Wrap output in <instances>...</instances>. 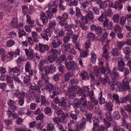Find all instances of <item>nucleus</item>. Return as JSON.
I'll list each match as a JSON object with an SVG mask.
<instances>
[{"instance_id":"a19ab883","label":"nucleus","mask_w":131,"mask_h":131,"mask_svg":"<svg viewBox=\"0 0 131 131\" xmlns=\"http://www.w3.org/2000/svg\"><path fill=\"white\" fill-rule=\"evenodd\" d=\"M72 73L71 72H68L65 74L64 77L65 81H69V78L72 76Z\"/></svg>"},{"instance_id":"c9c22d12","label":"nucleus","mask_w":131,"mask_h":131,"mask_svg":"<svg viewBox=\"0 0 131 131\" xmlns=\"http://www.w3.org/2000/svg\"><path fill=\"white\" fill-rule=\"evenodd\" d=\"M131 98V94H128L125 96L124 97L122 98V100L121 101V103H123L127 102Z\"/></svg>"},{"instance_id":"774afa93","label":"nucleus","mask_w":131,"mask_h":131,"mask_svg":"<svg viewBox=\"0 0 131 131\" xmlns=\"http://www.w3.org/2000/svg\"><path fill=\"white\" fill-rule=\"evenodd\" d=\"M87 37L93 40H94L95 38V34L91 32H89L88 34Z\"/></svg>"},{"instance_id":"4468645a","label":"nucleus","mask_w":131,"mask_h":131,"mask_svg":"<svg viewBox=\"0 0 131 131\" xmlns=\"http://www.w3.org/2000/svg\"><path fill=\"white\" fill-rule=\"evenodd\" d=\"M72 106L74 108H80L81 109V106L80 103V100L78 99H75L72 103Z\"/></svg>"},{"instance_id":"6e6552de","label":"nucleus","mask_w":131,"mask_h":131,"mask_svg":"<svg viewBox=\"0 0 131 131\" xmlns=\"http://www.w3.org/2000/svg\"><path fill=\"white\" fill-rule=\"evenodd\" d=\"M39 51L42 53L44 52L45 51H48L49 50V47L46 45H42L41 43L39 44Z\"/></svg>"},{"instance_id":"ddd939ff","label":"nucleus","mask_w":131,"mask_h":131,"mask_svg":"<svg viewBox=\"0 0 131 131\" xmlns=\"http://www.w3.org/2000/svg\"><path fill=\"white\" fill-rule=\"evenodd\" d=\"M101 72L103 74H109L111 73V71L108 66H102L100 69Z\"/></svg>"},{"instance_id":"1a4fd4ad","label":"nucleus","mask_w":131,"mask_h":131,"mask_svg":"<svg viewBox=\"0 0 131 131\" xmlns=\"http://www.w3.org/2000/svg\"><path fill=\"white\" fill-rule=\"evenodd\" d=\"M75 11V16H76L77 18H80V19L83 21L84 16L82 14L80 8L78 7H76Z\"/></svg>"},{"instance_id":"69168bd1","label":"nucleus","mask_w":131,"mask_h":131,"mask_svg":"<svg viewBox=\"0 0 131 131\" xmlns=\"http://www.w3.org/2000/svg\"><path fill=\"white\" fill-rule=\"evenodd\" d=\"M52 120L55 124L58 125L60 123V119L59 117H55L53 118Z\"/></svg>"},{"instance_id":"8fccbe9b","label":"nucleus","mask_w":131,"mask_h":131,"mask_svg":"<svg viewBox=\"0 0 131 131\" xmlns=\"http://www.w3.org/2000/svg\"><path fill=\"white\" fill-rule=\"evenodd\" d=\"M87 15L91 20H93L94 18V16L93 12L90 11L88 12Z\"/></svg>"},{"instance_id":"39448f33","label":"nucleus","mask_w":131,"mask_h":131,"mask_svg":"<svg viewBox=\"0 0 131 131\" xmlns=\"http://www.w3.org/2000/svg\"><path fill=\"white\" fill-rule=\"evenodd\" d=\"M75 64L74 61H68L66 64L67 69L68 71H70L71 70L73 71L74 70V67Z\"/></svg>"},{"instance_id":"5701e85b","label":"nucleus","mask_w":131,"mask_h":131,"mask_svg":"<svg viewBox=\"0 0 131 131\" xmlns=\"http://www.w3.org/2000/svg\"><path fill=\"white\" fill-rule=\"evenodd\" d=\"M66 95L68 98L70 99H73L76 96L75 93L74 92H66Z\"/></svg>"},{"instance_id":"e2e57ef3","label":"nucleus","mask_w":131,"mask_h":131,"mask_svg":"<svg viewBox=\"0 0 131 131\" xmlns=\"http://www.w3.org/2000/svg\"><path fill=\"white\" fill-rule=\"evenodd\" d=\"M102 31L103 29L100 26L96 31L95 33L98 36H100L102 34Z\"/></svg>"},{"instance_id":"423d86ee","label":"nucleus","mask_w":131,"mask_h":131,"mask_svg":"<svg viewBox=\"0 0 131 131\" xmlns=\"http://www.w3.org/2000/svg\"><path fill=\"white\" fill-rule=\"evenodd\" d=\"M83 95L81 97L80 100V103L81 105V111H82V108H84L86 106L88 102H87L85 96L84 94H83Z\"/></svg>"},{"instance_id":"a18cd8bd","label":"nucleus","mask_w":131,"mask_h":131,"mask_svg":"<svg viewBox=\"0 0 131 131\" xmlns=\"http://www.w3.org/2000/svg\"><path fill=\"white\" fill-rule=\"evenodd\" d=\"M18 21L15 18H13L11 22V24L12 27H16L18 24Z\"/></svg>"},{"instance_id":"c03bdc74","label":"nucleus","mask_w":131,"mask_h":131,"mask_svg":"<svg viewBox=\"0 0 131 131\" xmlns=\"http://www.w3.org/2000/svg\"><path fill=\"white\" fill-rule=\"evenodd\" d=\"M26 95V93L23 91L19 92L18 94L16 96L18 97L19 99H23L24 97Z\"/></svg>"},{"instance_id":"58836bf2","label":"nucleus","mask_w":131,"mask_h":131,"mask_svg":"<svg viewBox=\"0 0 131 131\" xmlns=\"http://www.w3.org/2000/svg\"><path fill=\"white\" fill-rule=\"evenodd\" d=\"M86 107L87 109L90 110L93 109L94 108L93 104L90 101L88 102Z\"/></svg>"},{"instance_id":"412c9836","label":"nucleus","mask_w":131,"mask_h":131,"mask_svg":"<svg viewBox=\"0 0 131 131\" xmlns=\"http://www.w3.org/2000/svg\"><path fill=\"white\" fill-rule=\"evenodd\" d=\"M68 116H69V115L67 113L61 116L59 118L60 122H61L63 123H66L67 122L66 117H68Z\"/></svg>"},{"instance_id":"a878e982","label":"nucleus","mask_w":131,"mask_h":131,"mask_svg":"<svg viewBox=\"0 0 131 131\" xmlns=\"http://www.w3.org/2000/svg\"><path fill=\"white\" fill-rule=\"evenodd\" d=\"M120 3V2L118 1H115L114 4L112 2H111L109 3V4L111 7L116 9L118 7Z\"/></svg>"},{"instance_id":"6ab92c4d","label":"nucleus","mask_w":131,"mask_h":131,"mask_svg":"<svg viewBox=\"0 0 131 131\" xmlns=\"http://www.w3.org/2000/svg\"><path fill=\"white\" fill-rule=\"evenodd\" d=\"M72 27V26L71 25H66L64 27V30L68 31L67 34L69 35H72L73 33V31L71 30Z\"/></svg>"},{"instance_id":"6e6d98bb","label":"nucleus","mask_w":131,"mask_h":131,"mask_svg":"<svg viewBox=\"0 0 131 131\" xmlns=\"http://www.w3.org/2000/svg\"><path fill=\"white\" fill-rule=\"evenodd\" d=\"M100 8H106L107 6L106 2L105 1L101 2L100 4Z\"/></svg>"},{"instance_id":"052dcab7","label":"nucleus","mask_w":131,"mask_h":131,"mask_svg":"<svg viewBox=\"0 0 131 131\" xmlns=\"http://www.w3.org/2000/svg\"><path fill=\"white\" fill-rule=\"evenodd\" d=\"M46 14L47 15V17L49 19L52 18L53 17V15L52 13L49 10H48L47 11Z\"/></svg>"},{"instance_id":"aec40b11","label":"nucleus","mask_w":131,"mask_h":131,"mask_svg":"<svg viewBox=\"0 0 131 131\" xmlns=\"http://www.w3.org/2000/svg\"><path fill=\"white\" fill-rule=\"evenodd\" d=\"M80 74L82 80H85L86 79H89V75L88 73L85 71H83L81 72Z\"/></svg>"},{"instance_id":"0eeeda50","label":"nucleus","mask_w":131,"mask_h":131,"mask_svg":"<svg viewBox=\"0 0 131 131\" xmlns=\"http://www.w3.org/2000/svg\"><path fill=\"white\" fill-rule=\"evenodd\" d=\"M105 78L100 77V80L101 83L104 85H105L108 84L111 87L112 83L111 82L108 76L107 75H105Z\"/></svg>"},{"instance_id":"2eb2a0df","label":"nucleus","mask_w":131,"mask_h":131,"mask_svg":"<svg viewBox=\"0 0 131 131\" xmlns=\"http://www.w3.org/2000/svg\"><path fill=\"white\" fill-rule=\"evenodd\" d=\"M62 41L59 39H54L52 42V45L54 48H56L61 44Z\"/></svg>"},{"instance_id":"dca6fc26","label":"nucleus","mask_w":131,"mask_h":131,"mask_svg":"<svg viewBox=\"0 0 131 131\" xmlns=\"http://www.w3.org/2000/svg\"><path fill=\"white\" fill-rule=\"evenodd\" d=\"M74 112L73 111H72L69 114L70 116L72 119L75 120H77L78 118L77 115L79 114V111L77 110H75Z\"/></svg>"},{"instance_id":"338daca9","label":"nucleus","mask_w":131,"mask_h":131,"mask_svg":"<svg viewBox=\"0 0 131 131\" xmlns=\"http://www.w3.org/2000/svg\"><path fill=\"white\" fill-rule=\"evenodd\" d=\"M71 84L72 85L75 86L78 83V81L76 79H73L71 80Z\"/></svg>"},{"instance_id":"4c0bfd02","label":"nucleus","mask_w":131,"mask_h":131,"mask_svg":"<svg viewBox=\"0 0 131 131\" xmlns=\"http://www.w3.org/2000/svg\"><path fill=\"white\" fill-rule=\"evenodd\" d=\"M80 51V57H86L88 54V50L84 51L83 50H81Z\"/></svg>"},{"instance_id":"b1692460","label":"nucleus","mask_w":131,"mask_h":131,"mask_svg":"<svg viewBox=\"0 0 131 131\" xmlns=\"http://www.w3.org/2000/svg\"><path fill=\"white\" fill-rule=\"evenodd\" d=\"M36 87L35 86L31 85L29 88V93L32 96L33 95L35 94L36 92Z\"/></svg>"},{"instance_id":"f257e3e1","label":"nucleus","mask_w":131,"mask_h":131,"mask_svg":"<svg viewBox=\"0 0 131 131\" xmlns=\"http://www.w3.org/2000/svg\"><path fill=\"white\" fill-rule=\"evenodd\" d=\"M120 112L122 116L123 120V124L122 125L125 126L126 128L129 131H130V129H129L128 124L127 123V121L130 119V117L128 114L126 112L123 108L121 109Z\"/></svg>"},{"instance_id":"4d7b16f0","label":"nucleus","mask_w":131,"mask_h":131,"mask_svg":"<svg viewBox=\"0 0 131 131\" xmlns=\"http://www.w3.org/2000/svg\"><path fill=\"white\" fill-rule=\"evenodd\" d=\"M100 26L98 25H92L90 26L91 30V31H94L95 32Z\"/></svg>"},{"instance_id":"a211bd4d","label":"nucleus","mask_w":131,"mask_h":131,"mask_svg":"<svg viewBox=\"0 0 131 131\" xmlns=\"http://www.w3.org/2000/svg\"><path fill=\"white\" fill-rule=\"evenodd\" d=\"M58 106L64 107V109L65 110L66 109L67 107V104L65 99L63 97H61V100L60 103L58 104Z\"/></svg>"},{"instance_id":"79ce46f5","label":"nucleus","mask_w":131,"mask_h":131,"mask_svg":"<svg viewBox=\"0 0 131 131\" xmlns=\"http://www.w3.org/2000/svg\"><path fill=\"white\" fill-rule=\"evenodd\" d=\"M113 117L115 119L118 120L121 118L119 113L118 111H115L113 114Z\"/></svg>"},{"instance_id":"7c9ffc66","label":"nucleus","mask_w":131,"mask_h":131,"mask_svg":"<svg viewBox=\"0 0 131 131\" xmlns=\"http://www.w3.org/2000/svg\"><path fill=\"white\" fill-rule=\"evenodd\" d=\"M92 9L94 14L99 16H100L101 14L103 13L100 10L99 8L96 7H93Z\"/></svg>"},{"instance_id":"e433bc0d","label":"nucleus","mask_w":131,"mask_h":131,"mask_svg":"<svg viewBox=\"0 0 131 131\" xmlns=\"http://www.w3.org/2000/svg\"><path fill=\"white\" fill-rule=\"evenodd\" d=\"M91 62L92 63H94L96 60V55L94 53H91Z\"/></svg>"},{"instance_id":"de8ad7c7","label":"nucleus","mask_w":131,"mask_h":131,"mask_svg":"<svg viewBox=\"0 0 131 131\" xmlns=\"http://www.w3.org/2000/svg\"><path fill=\"white\" fill-rule=\"evenodd\" d=\"M32 35L34 41L35 42H37L38 41V36L37 32H32Z\"/></svg>"},{"instance_id":"c85d7f7f","label":"nucleus","mask_w":131,"mask_h":131,"mask_svg":"<svg viewBox=\"0 0 131 131\" xmlns=\"http://www.w3.org/2000/svg\"><path fill=\"white\" fill-rule=\"evenodd\" d=\"M105 106L107 110L109 112H111L113 110V105L111 102H108Z\"/></svg>"},{"instance_id":"cd10ccee","label":"nucleus","mask_w":131,"mask_h":131,"mask_svg":"<svg viewBox=\"0 0 131 131\" xmlns=\"http://www.w3.org/2000/svg\"><path fill=\"white\" fill-rule=\"evenodd\" d=\"M54 129V125L51 122H49L47 124V131H53Z\"/></svg>"},{"instance_id":"7ed1b4c3","label":"nucleus","mask_w":131,"mask_h":131,"mask_svg":"<svg viewBox=\"0 0 131 131\" xmlns=\"http://www.w3.org/2000/svg\"><path fill=\"white\" fill-rule=\"evenodd\" d=\"M118 63L117 69L121 72H123V71L124 67L125 66V63L121 58L118 57Z\"/></svg>"},{"instance_id":"bb28decb","label":"nucleus","mask_w":131,"mask_h":131,"mask_svg":"<svg viewBox=\"0 0 131 131\" xmlns=\"http://www.w3.org/2000/svg\"><path fill=\"white\" fill-rule=\"evenodd\" d=\"M48 75V74L44 73H42L41 75V79L44 80V81L46 84H47L49 82Z\"/></svg>"},{"instance_id":"603ef678","label":"nucleus","mask_w":131,"mask_h":131,"mask_svg":"<svg viewBox=\"0 0 131 131\" xmlns=\"http://www.w3.org/2000/svg\"><path fill=\"white\" fill-rule=\"evenodd\" d=\"M15 42L13 40H10L7 41L6 42V46L8 47H10L14 45Z\"/></svg>"},{"instance_id":"f704fd0d","label":"nucleus","mask_w":131,"mask_h":131,"mask_svg":"<svg viewBox=\"0 0 131 131\" xmlns=\"http://www.w3.org/2000/svg\"><path fill=\"white\" fill-rule=\"evenodd\" d=\"M54 85L51 83H50L47 84L45 89L48 91L50 92L54 89Z\"/></svg>"},{"instance_id":"2f4dec72","label":"nucleus","mask_w":131,"mask_h":131,"mask_svg":"<svg viewBox=\"0 0 131 131\" xmlns=\"http://www.w3.org/2000/svg\"><path fill=\"white\" fill-rule=\"evenodd\" d=\"M82 122L80 123V125H77L79 127H80L81 129L84 128L85 127L86 122L85 119L84 117H83L82 118Z\"/></svg>"},{"instance_id":"4be33fe9","label":"nucleus","mask_w":131,"mask_h":131,"mask_svg":"<svg viewBox=\"0 0 131 131\" xmlns=\"http://www.w3.org/2000/svg\"><path fill=\"white\" fill-rule=\"evenodd\" d=\"M20 51L19 49L17 48L15 50V51H11L9 52V54L10 55L11 58H12L14 57H15L17 55H19Z\"/></svg>"},{"instance_id":"72a5a7b5","label":"nucleus","mask_w":131,"mask_h":131,"mask_svg":"<svg viewBox=\"0 0 131 131\" xmlns=\"http://www.w3.org/2000/svg\"><path fill=\"white\" fill-rule=\"evenodd\" d=\"M123 109L126 112V111L128 112L129 114L131 115V105H127L124 106Z\"/></svg>"},{"instance_id":"680f3d73","label":"nucleus","mask_w":131,"mask_h":131,"mask_svg":"<svg viewBox=\"0 0 131 131\" xmlns=\"http://www.w3.org/2000/svg\"><path fill=\"white\" fill-rule=\"evenodd\" d=\"M80 27L84 30H86L88 29V27L87 25L83 23H80Z\"/></svg>"},{"instance_id":"c756f323","label":"nucleus","mask_w":131,"mask_h":131,"mask_svg":"<svg viewBox=\"0 0 131 131\" xmlns=\"http://www.w3.org/2000/svg\"><path fill=\"white\" fill-rule=\"evenodd\" d=\"M57 56H54L52 55H50L47 57L48 62L50 63H52L57 58Z\"/></svg>"},{"instance_id":"ea45409f","label":"nucleus","mask_w":131,"mask_h":131,"mask_svg":"<svg viewBox=\"0 0 131 131\" xmlns=\"http://www.w3.org/2000/svg\"><path fill=\"white\" fill-rule=\"evenodd\" d=\"M25 57L24 56H21L20 57H19L16 60V62L17 64H18L21 63L22 62L25 61Z\"/></svg>"},{"instance_id":"09e8293b","label":"nucleus","mask_w":131,"mask_h":131,"mask_svg":"<svg viewBox=\"0 0 131 131\" xmlns=\"http://www.w3.org/2000/svg\"><path fill=\"white\" fill-rule=\"evenodd\" d=\"M68 17V14L67 13H65L63 14L62 17L59 16L57 17V18L59 20H66Z\"/></svg>"},{"instance_id":"864d4df0","label":"nucleus","mask_w":131,"mask_h":131,"mask_svg":"<svg viewBox=\"0 0 131 131\" xmlns=\"http://www.w3.org/2000/svg\"><path fill=\"white\" fill-rule=\"evenodd\" d=\"M123 52L125 54H129L131 53V49L129 47H124L123 49Z\"/></svg>"},{"instance_id":"5fc2aeb1","label":"nucleus","mask_w":131,"mask_h":131,"mask_svg":"<svg viewBox=\"0 0 131 131\" xmlns=\"http://www.w3.org/2000/svg\"><path fill=\"white\" fill-rule=\"evenodd\" d=\"M65 68V67L62 64H60L59 66L58 70L61 73H64Z\"/></svg>"},{"instance_id":"bf43d9fd","label":"nucleus","mask_w":131,"mask_h":131,"mask_svg":"<svg viewBox=\"0 0 131 131\" xmlns=\"http://www.w3.org/2000/svg\"><path fill=\"white\" fill-rule=\"evenodd\" d=\"M119 16L118 14L114 15L112 17V19L116 23H117L119 19Z\"/></svg>"},{"instance_id":"49530a36","label":"nucleus","mask_w":131,"mask_h":131,"mask_svg":"<svg viewBox=\"0 0 131 131\" xmlns=\"http://www.w3.org/2000/svg\"><path fill=\"white\" fill-rule=\"evenodd\" d=\"M33 97H34L36 100V102L37 103L40 102V96L38 93H35L33 95Z\"/></svg>"},{"instance_id":"9b49d317","label":"nucleus","mask_w":131,"mask_h":131,"mask_svg":"<svg viewBox=\"0 0 131 131\" xmlns=\"http://www.w3.org/2000/svg\"><path fill=\"white\" fill-rule=\"evenodd\" d=\"M20 71L19 67H15L10 69V71L13 76H17L18 75V72Z\"/></svg>"},{"instance_id":"37998d69","label":"nucleus","mask_w":131,"mask_h":131,"mask_svg":"<svg viewBox=\"0 0 131 131\" xmlns=\"http://www.w3.org/2000/svg\"><path fill=\"white\" fill-rule=\"evenodd\" d=\"M105 116L106 119L109 121H111L112 120V115L110 112L107 111L105 113Z\"/></svg>"},{"instance_id":"f3484780","label":"nucleus","mask_w":131,"mask_h":131,"mask_svg":"<svg viewBox=\"0 0 131 131\" xmlns=\"http://www.w3.org/2000/svg\"><path fill=\"white\" fill-rule=\"evenodd\" d=\"M93 71L94 74L97 77L99 78L101 77V74L100 71V69L97 66H95L94 67Z\"/></svg>"},{"instance_id":"20e7f679","label":"nucleus","mask_w":131,"mask_h":131,"mask_svg":"<svg viewBox=\"0 0 131 131\" xmlns=\"http://www.w3.org/2000/svg\"><path fill=\"white\" fill-rule=\"evenodd\" d=\"M110 89L113 90L114 89H116L117 91H120L121 90H122V86L119 82H117L113 84L112 83L111 87H110Z\"/></svg>"},{"instance_id":"393cba45","label":"nucleus","mask_w":131,"mask_h":131,"mask_svg":"<svg viewBox=\"0 0 131 131\" xmlns=\"http://www.w3.org/2000/svg\"><path fill=\"white\" fill-rule=\"evenodd\" d=\"M113 102L116 104H118L119 105H120V103H121V101H120L119 99V96L117 94H114L113 96Z\"/></svg>"},{"instance_id":"f8f14e48","label":"nucleus","mask_w":131,"mask_h":131,"mask_svg":"<svg viewBox=\"0 0 131 131\" xmlns=\"http://www.w3.org/2000/svg\"><path fill=\"white\" fill-rule=\"evenodd\" d=\"M40 18L43 25L46 24L48 21V18L44 12L40 14Z\"/></svg>"},{"instance_id":"0e129e2a","label":"nucleus","mask_w":131,"mask_h":131,"mask_svg":"<svg viewBox=\"0 0 131 131\" xmlns=\"http://www.w3.org/2000/svg\"><path fill=\"white\" fill-rule=\"evenodd\" d=\"M44 70L45 73L48 74L50 73H51L49 67L46 66L44 67Z\"/></svg>"},{"instance_id":"3c124183","label":"nucleus","mask_w":131,"mask_h":131,"mask_svg":"<svg viewBox=\"0 0 131 131\" xmlns=\"http://www.w3.org/2000/svg\"><path fill=\"white\" fill-rule=\"evenodd\" d=\"M112 53L114 56H118L119 55V51L116 48H114L112 50Z\"/></svg>"},{"instance_id":"473e14b6","label":"nucleus","mask_w":131,"mask_h":131,"mask_svg":"<svg viewBox=\"0 0 131 131\" xmlns=\"http://www.w3.org/2000/svg\"><path fill=\"white\" fill-rule=\"evenodd\" d=\"M99 95H100V97L99 98V103L101 105H102L103 104H104L105 103L106 104L107 102L105 101V99H104V98H103L102 97V91H101L100 92V93H99Z\"/></svg>"},{"instance_id":"9d476101","label":"nucleus","mask_w":131,"mask_h":131,"mask_svg":"<svg viewBox=\"0 0 131 131\" xmlns=\"http://www.w3.org/2000/svg\"><path fill=\"white\" fill-rule=\"evenodd\" d=\"M93 126H94L93 129V131H97V128L99 126V119L95 117H94L93 118Z\"/></svg>"},{"instance_id":"f03ea898","label":"nucleus","mask_w":131,"mask_h":131,"mask_svg":"<svg viewBox=\"0 0 131 131\" xmlns=\"http://www.w3.org/2000/svg\"><path fill=\"white\" fill-rule=\"evenodd\" d=\"M129 80L125 78L122 81V90L124 91L128 90L130 89L129 85Z\"/></svg>"},{"instance_id":"13d9d810","label":"nucleus","mask_w":131,"mask_h":131,"mask_svg":"<svg viewBox=\"0 0 131 131\" xmlns=\"http://www.w3.org/2000/svg\"><path fill=\"white\" fill-rule=\"evenodd\" d=\"M100 15V16L97 19L99 21L102 22L103 21V18H106V16L104 15L103 13L101 14Z\"/></svg>"}]
</instances>
